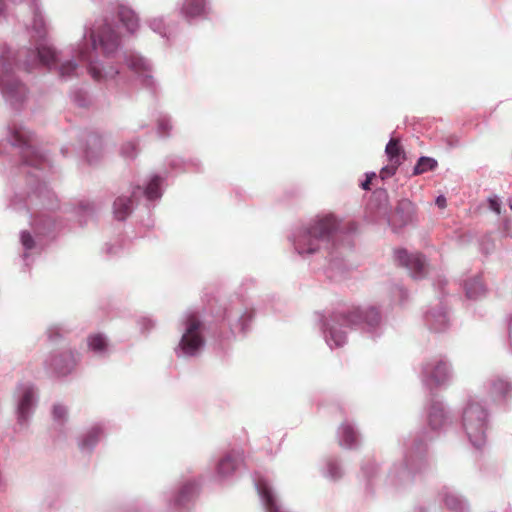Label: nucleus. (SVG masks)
<instances>
[{
	"label": "nucleus",
	"instance_id": "obj_1",
	"mask_svg": "<svg viewBox=\"0 0 512 512\" xmlns=\"http://www.w3.org/2000/svg\"><path fill=\"white\" fill-rule=\"evenodd\" d=\"M118 23L130 34H134L139 26L138 17L132 9L113 2L105 15L85 23L82 37L75 45L58 51L46 42L47 26L43 11L33 2L32 30L37 39L33 47L14 50V53L24 57L26 68L41 65L56 71L62 81L78 77L81 62L94 81L109 85L118 97L127 93L129 83V77L121 69L120 62L123 61L142 86L155 91L157 84L153 64L135 50H121Z\"/></svg>",
	"mask_w": 512,
	"mask_h": 512
},
{
	"label": "nucleus",
	"instance_id": "obj_2",
	"mask_svg": "<svg viewBox=\"0 0 512 512\" xmlns=\"http://www.w3.org/2000/svg\"><path fill=\"white\" fill-rule=\"evenodd\" d=\"M6 153L19 159L9 173V177L13 178V195L8 207L29 216L31 225L39 234L56 229L58 224L53 212L59 203L45 181L46 175L52 170L49 155L37 147L35 134L16 121L8 124L5 138L0 141V154Z\"/></svg>",
	"mask_w": 512,
	"mask_h": 512
},
{
	"label": "nucleus",
	"instance_id": "obj_3",
	"mask_svg": "<svg viewBox=\"0 0 512 512\" xmlns=\"http://www.w3.org/2000/svg\"><path fill=\"white\" fill-rule=\"evenodd\" d=\"M424 412L426 430L404 440L402 458L391 465L385 478L388 486L401 489L411 485L415 475L428 467L426 442L445 434L455 424L453 410L442 399L431 398Z\"/></svg>",
	"mask_w": 512,
	"mask_h": 512
},
{
	"label": "nucleus",
	"instance_id": "obj_4",
	"mask_svg": "<svg viewBox=\"0 0 512 512\" xmlns=\"http://www.w3.org/2000/svg\"><path fill=\"white\" fill-rule=\"evenodd\" d=\"M340 226L341 220L334 214H319L296 224L288 235V241L302 260L323 258L329 263L330 269H340L343 266L342 254L335 250Z\"/></svg>",
	"mask_w": 512,
	"mask_h": 512
},
{
	"label": "nucleus",
	"instance_id": "obj_5",
	"mask_svg": "<svg viewBox=\"0 0 512 512\" xmlns=\"http://www.w3.org/2000/svg\"><path fill=\"white\" fill-rule=\"evenodd\" d=\"M319 323L326 344L331 348L342 347L347 341V328L360 329L371 339L383 335L385 324L375 306L353 307L332 312L328 317L319 314Z\"/></svg>",
	"mask_w": 512,
	"mask_h": 512
},
{
	"label": "nucleus",
	"instance_id": "obj_6",
	"mask_svg": "<svg viewBox=\"0 0 512 512\" xmlns=\"http://www.w3.org/2000/svg\"><path fill=\"white\" fill-rule=\"evenodd\" d=\"M24 57L14 53V49L4 44L0 46V93L11 110L20 112L24 109L29 91L27 86L15 75V69H24L27 72L41 65L26 68Z\"/></svg>",
	"mask_w": 512,
	"mask_h": 512
},
{
	"label": "nucleus",
	"instance_id": "obj_7",
	"mask_svg": "<svg viewBox=\"0 0 512 512\" xmlns=\"http://www.w3.org/2000/svg\"><path fill=\"white\" fill-rule=\"evenodd\" d=\"M255 309L249 301L236 297L226 302L217 315L213 336L219 340L245 337L252 329Z\"/></svg>",
	"mask_w": 512,
	"mask_h": 512
},
{
	"label": "nucleus",
	"instance_id": "obj_8",
	"mask_svg": "<svg viewBox=\"0 0 512 512\" xmlns=\"http://www.w3.org/2000/svg\"><path fill=\"white\" fill-rule=\"evenodd\" d=\"M491 412L483 399L469 396L460 411V425L469 443L482 449L491 428Z\"/></svg>",
	"mask_w": 512,
	"mask_h": 512
},
{
	"label": "nucleus",
	"instance_id": "obj_9",
	"mask_svg": "<svg viewBox=\"0 0 512 512\" xmlns=\"http://www.w3.org/2000/svg\"><path fill=\"white\" fill-rule=\"evenodd\" d=\"M182 336L175 347L178 358H193L201 354L205 347V325L198 311H187L180 319Z\"/></svg>",
	"mask_w": 512,
	"mask_h": 512
},
{
	"label": "nucleus",
	"instance_id": "obj_10",
	"mask_svg": "<svg viewBox=\"0 0 512 512\" xmlns=\"http://www.w3.org/2000/svg\"><path fill=\"white\" fill-rule=\"evenodd\" d=\"M164 177L159 174L151 175L143 185H132L130 195H120L113 203V214L118 221H124L133 211L134 201L145 197L148 201L159 200L162 197Z\"/></svg>",
	"mask_w": 512,
	"mask_h": 512
},
{
	"label": "nucleus",
	"instance_id": "obj_11",
	"mask_svg": "<svg viewBox=\"0 0 512 512\" xmlns=\"http://www.w3.org/2000/svg\"><path fill=\"white\" fill-rule=\"evenodd\" d=\"M12 400L16 420V432L28 430L36 408L39 403V394L36 386L31 382L17 383Z\"/></svg>",
	"mask_w": 512,
	"mask_h": 512
},
{
	"label": "nucleus",
	"instance_id": "obj_12",
	"mask_svg": "<svg viewBox=\"0 0 512 512\" xmlns=\"http://www.w3.org/2000/svg\"><path fill=\"white\" fill-rule=\"evenodd\" d=\"M419 377L423 386L431 392L445 389L453 382L452 363L446 356H433L422 363Z\"/></svg>",
	"mask_w": 512,
	"mask_h": 512
},
{
	"label": "nucleus",
	"instance_id": "obj_13",
	"mask_svg": "<svg viewBox=\"0 0 512 512\" xmlns=\"http://www.w3.org/2000/svg\"><path fill=\"white\" fill-rule=\"evenodd\" d=\"M480 389L496 408L506 409L512 402V379L507 375H489L481 383Z\"/></svg>",
	"mask_w": 512,
	"mask_h": 512
},
{
	"label": "nucleus",
	"instance_id": "obj_14",
	"mask_svg": "<svg viewBox=\"0 0 512 512\" xmlns=\"http://www.w3.org/2000/svg\"><path fill=\"white\" fill-rule=\"evenodd\" d=\"M197 491L194 479H187L162 493V500L168 512H183L193 501Z\"/></svg>",
	"mask_w": 512,
	"mask_h": 512
},
{
	"label": "nucleus",
	"instance_id": "obj_15",
	"mask_svg": "<svg viewBox=\"0 0 512 512\" xmlns=\"http://www.w3.org/2000/svg\"><path fill=\"white\" fill-rule=\"evenodd\" d=\"M108 429L109 422L105 420L93 421L85 425L76 437L79 451L84 455H91L107 436Z\"/></svg>",
	"mask_w": 512,
	"mask_h": 512
},
{
	"label": "nucleus",
	"instance_id": "obj_16",
	"mask_svg": "<svg viewBox=\"0 0 512 512\" xmlns=\"http://www.w3.org/2000/svg\"><path fill=\"white\" fill-rule=\"evenodd\" d=\"M76 351L69 345L50 352L45 360V366L57 376H67L76 368Z\"/></svg>",
	"mask_w": 512,
	"mask_h": 512
},
{
	"label": "nucleus",
	"instance_id": "obj_17",
	"mask_svg": "<svg viewBox=\"0 0 512 512\" xmlns=\"http://www.w3.org/2000/svg\"><path fill=\"white\" fill-rule=\"evenodd\" d=\"M423 322L431 332H446L451 326L450 311L443 302L439 301L425 310Z\"/></svg>",
	"mask_w": 512,
	"mask_h": 512
},
{
	"label": "nucleus",
	"instance_id": "obj_18",
	"mask_svg": "<svg viewBox=\"0 0 512 512\" xmlns=\"http://www.w3.org/2000/svg\"><path fill=\"white\" fill-rule=\"evenodd\" d=\"M396 263L407 269L415 280L423 279L428 271L425 257L421 253H412L406 249H397L394 252Z\"/></svg>",
	"mask_w": 512,
	"mask_h": 512
},
{
	"label": "nucleus",
	"instance_id": "obj_19",
	"mask_svg": "<svg viewBox=\"0 0 512 512\" xmlns=\"http://www.w3.org/2000/svg\"><path fill=\"white\" fill-rule=\"evenodd\" d=\"M242 454L238 450H230L219 456L214 463V477L218 481L231 478L242 463Z\"/></svg>",
	"mask_w": 512,
	"mask_h": 512
},
{
	"label": "nucleus",
	"instance_id": "obj_20",
	"mask_svg": "<svg viewBox=\"0 0 512 512\" xmlns=\"http://www.w3.org/2000/svg\"><path fill=\"white\" fill-rule=\"evenodd\" d=\"M178 10L182 18L192 23L208 19L212 8L210 0H181L178 3Z\"/></svg>",
	"mask_w": 512,
	"mask_h": 512
},
{
	"label": "nucleus",
	"instance_id": "obj_21",
	"mask_svg": "<svg viewBox=\"0 0 512 512\" xmlns=\"http://www.w3.org/2000/svg\"><path fill=\"white\" fill-rule=\"evenodd\" d=\"M415 219V204L409 199H401L397 203L395 214L391 218H388V225L393 232L397 233L402 227L412 224Z\"/></svg>",
	"mask_w": 512,
	"mask_h": 512
},
{
	"label": "nucleus",
	"instance_id": "obj_22",
	"mask_svg": "<svg viewBox=\"0 0 512 512\" xmlns=\"http://www.w3.org/2000/svg\"><path fill=\"white\" fill-rule=\"evenodd\" d=\"M438 497L449 512H470L468 500L451 487H442L438 492Z\"/></svg>",
	"mask_w": 512,
	"mask_h": 512
},
{
	"label": "nucleus",
	"instance_id": "obj_23",
	"mask_svg": "<svg viewBox=\"0 0 512 512\" xmlns=\"http://www.w3.org/2000/svg\"><path fill=\"white\" fill-rule=\"evenodd\" d=\"M339 445L345 449H357L361 443V435L354 423L345 420L337 430Z\"/></svg>",
	"mask_w": 512,
	"mask_h": 512
},
{
	"label": "nucleus",
	"instance_id": "obj_24",
	"mask_svg": "<svg viewBox=\"0 0 512 512\" xmlns=\"http://www.w3.org/2000/svg\"><path fill=\"white\" fill-rule=\"evenodd\" d=\"M98 207L95 202L88 199L77 200L71 204L70 211L73 213L80 227H85L96 215Z\"/></svg>",
	"mask_w": 512,
	"mask_h": 512
},
{
	"label": "nucleus",
	"instance_id": "obj_25",
	"mask_svg": "<svg viewBox=\"0 0 512 512\" xmlns=\"http://www.w3.org/2000/svg\"><path fill=\"white\" fill-rule=\"evenodd\" d=\"M87 352L97 359H105L110 355L108 337L101 332L89 334L86 338Z\"/></svg>",
	"mask_w": 512,
	"mask_h": 512
},
{
	"label": "nucleus",
	"instance_id": "obj_26",
	"mask_svg": "<svg viewBox=\"0 0 512 512\" xmlns=\"http://www.w3.org/2000/svg\"><path fill=\"white\" fill-rule=\"evenodd\" d=\"M320 474L330 482H338L345 475L342 461L336 456L325 457L319 467Z\"/></svg>",
	"mask_w": 512,
	"mask_h": 512
},
{
	"label": "nucleus",
	"instance_id": "obj_27",
	"mask_svg": "<svg viewBox=\"0 0 512 512\" xmlns=\"http://www.w3.org/2000/svg\"><path fill=\"white\" fill-rule=\"evenodd\" d=\"M84 155L89 164H95L103 154V139L96 132H89L84 136Z\"/></svg>",
	"mask_w": 512,
	"mask_h": 512
},
{
	"label": "nucleus",
	"instance_id": "obj_28",
	"mask_svg": "<svg viewBox=\"0 0 512 512\" xmlns=\"http://www.w3.org/2000/svg\"><path fill=\"white\" fill-rule=\"evenodd\" d=\"M380 468L373 459L364 461L361 465V478L366 484V488L371 490L378 481Z\"/></svg>",
	"mask_w": 512,
	"mask_h": 512
},
{
	"label": "nucleus",
	"instance_id": "obj_29",
	"mask_svg": "<svg viewBox=\"0 0 512 512\" xmlns=\"http://www.w3.org/2000/svg\"><path fill=\"white\" fill-rule=\"evenodd\" d=\"M71 102L79 108H88L93 102L87 86H75L69 92Z\"/></svg>",
	"mask_w": 512,
	"mask_h": 512
},
{
	"label": "nucleus",
	"instance_id": "obj_30",
	"mask_svg": "<svg viewBox=\"0 0 512 512\" xmlns=\"http://www.w3.org/2000/svg\"><path fill=\"white\" fill-rule=\"evenodd\" d=\"M20 242L24 249V253L22 255L23 261L25 266L28 267L30 265V261H32V255L39 251V247L30 232L26 230L21 231Z\"/></svg>",
	"mask_w": 512,
	"mask_h": 512
},
{
	"label": "nucleus",
	"instance_id": "obj_31",
	"mask_svg": "<svg viewBox=\"0 0 512 512\" xmlns=\"http://www.w3.org/2000/svg\"><path fill=\"white\" fill-rule=\"evenodd\" d=\"M466 297L472 300H478L482 298L486 289L480 276L473 277L467 280L464 284Z\"/></svg>",
	"mask_w": 512,
	"mask_h": 512
},
{
	"label": "nucleus",
	"instance_id": "obj_32",
	"mask_svg": "<svg viewBox=\"0 0 512 512\" xmlns=\"http://www.w3.org/2000/svg\"><path fill=\"white\" fill-rule=\"evenodd\" d=\"M385 153L391 163H395L397 165L402 164V160L404 159V150L398 139L391 138L389 140L385 147Z\"/></svg>",
	"mask_w": 512,
	"mask_h": 512
},
{
	"label": "nucleus",
	"instance_id": "obj_33",
	"mask_svg": "<svg viewBox=\"0 0 512 512\" xmlns=\"http://www.w3.org/2000/svg\"><path fill=\"white\" fill-rule=\"evenodd\" d=\"M123 241L120 238H115L104 243L101 248V254L106 259H111L120 256L123 252Z\"/></svg>",
	"mask_w": 512,
	"mask_h": 512
},
{
	"label": "nucleus",
	"instance_id": "obj_34",
	"mask_svg": "<svg viewBox=\"0 0 512 512\" xmlns=\"http://www.w3.org/2000/svg\"><path fill=\"white\" fill-rule=\"evenodd\" d=\"M438 167V162L435 158L428 156H421L418 158L412 170L413 176H418L429 171H434Z\"/></svg>",
	"mask_w": 512,
	"mask_h": 512
},
{
	"label": "nucleus",
	"instance_id": "obj_35",
	"mask_svg": "<svg viewBox=\"0 0 512 512\" xmlns=\"http://www.w3.org/2000/svg\"><path fill=\"white\" fill-rule=\"evenodd\" d=\"M68 329L61 324H52L46 330V335L51 343L57 344L65 340Z\"/></svg>",
	"mask_w": 512,
	"mask_h": 512
},
{
	"label": "nucleus",
	"instance_id": "obj_36",
	"mask_svg": "<svg viewBox=\"0 0 512 512\" xmlns=\"http://www.w3.org/2000/svg\"><path fill=\"white\" fill-rule=\"evenodd\" d=\"M172 129L173 123L171 117L167 114H159L157 118V135L163 139L169 138Z\"/></svg>",
	"mask_w": 512,
	"mask_h": 512
},
{
	"label": "nucleus",
	"instance_id": "obj_37",
	"mask_svg": "<svg viewBox=\"0 0 512 512\" xmlns=\"http://www.w3.org/2000/svg\"><path fill=\"white\" fill-rule=\"evenodd\" d=\"M51 413L53 423L59 427L64 426L68 421V408L62 403H55Z\"/></svg>",
	"mask_w": 512,
	"mask_h": 512
},
{
	"label": "nucleus",
	"instance_id": "obj_38",
	"mask_svg": "<svg viewBox=\"0 0 512 512\" xmlns=\"http://www.w3.org/2000/svg\"><path fill=\"white\" fill-rule=\"evenodd\" d=\"M121 156L125 159L132 160L138 154V143L135 141H128L121 146Z\"/></svg>",
	"mask_w": 512,
	"mask_h": 512
},
{
	"label": "nucleus",
	"instance_id": "obj_39",
	"mask_svg": "<svg viewBox=\"0 0 512 512\" xmlns=\"http://www.w3.org/2000/svg\"><path fill=\"white\" fill-rule=\"evenodd\" d=\"M137 325L142 334H149L156 327V321L150 316H140L137 319Z\"/></svg>",
	"mask_w": 512,
	"mask_h": 512
},
{
	"label": "nucleus",
	"instance_id": "obj_40",
	"mask_svg": "<svg viewBox=\"0 0 512 512\" xmlns=\"http://www.w3.org/2000/svg\"><path fill=\"white\" fill-rule=\"evenodd\" d=\"M166 164L172 171H186V161L179 156H170L166 159Z\"/></svg>",
	"mask_w": 512,
	"mask_h": 512
},
{
	"label": "nucleus",
	"instance_id": "obj_41",
	"mask_svg": "<svg viewBox=\"0 0 512 512\" xmlns=\"http://www.w3.org/2000/svg\"><path fill=\"white\" fill-rule=\"evenodd\" d=\"M149 27L155 32L161 35L162 37L166 36V25L164 23V19L153 18L149 21Z\"/></svg>",
	"mask_w": 512,
	"mask_h": 512
},
{
	"label": "nucleus",
	"instance_id": "obj_42",
	"mask_svg": "<svg viewBox=\"0 0 512 512\" xmlns=\"http://www.w3.org/2000/svg\"><path fill=\"white\" fill-rule=\"evenodd\" d=\"M494 243L489 235L484 236L480 242V250L482 253L488 255L494 250Z\"/></svg>",
	"mask_w": 512,
	"mask_h": 512
},
{
	"label": "nucleus",
	"instance_id": "obj_43",
	"mask_svg": "<svg viewBox=\"0 0 512 512\" xmlns=\"http://www.w3.org/2000/svg\"><path fill=\"white\" fill-rule=\"evenodd\" d=\"M399 166L400 165H397L395 163H391L390 165L384 166L379 173L380 178L384 180L393 176L396 173Z\"/></svg>",
	"mask_w": 512,
	"mask_h": 512
},
{
	"label": "nucleus",
	"instance_id": "obj_44",
	"mask_svg": "<svg viewBox=\"0 0 512 512\" xmlns=\"http://www.w3.org/2000/svg\"><path fill=\"white\" fill-rule=\"evenodd\" d=\"M392 293L398 297L399 304H403L408 298V292L402 285H395Z\"/></svg>",
	"mask_w": 512,
	"mask_h": 512
},
{
	"label": "nucleus",
	"instance_id": "obj_45",
	"mask_svg": "<svg viewBox=\"0 0 512 512\" xmlns=\"http://www.w3.org/2000/svg\"><path fill=\"white\" fill-rule=\"evenodd\" d=\"M489 208L497 215L501 213V201L497 196L488 199Z\"/></svg>",
	"mask_w": 512,
	"mask_h": 512
},
{
	"label": "nucleus",
	"instance_id": "obj_46",
	"mask_svg": "<svg viewBox=\"0 0 512 512\" xmlns=\"http://www.w3.org/2000/svg\"><path fill=\"white\" fill-rule=\"evenodd\" d=\"M193 169L194 171H200L202 169V163L199 159H190L186 161V170Z\"/></svg>",
	"mask_w": 512,
	"mask_h": 512
},
{
	"label": "nucleus",
	"instance_id": "obj_47",
	"mask_svg": "<svg viewBox=\"0 0 512 512\" xmlns=\"http://www.w3.org/2000/svg\"><path fill=\"white\" fill-rule=\"evenodd\" d=\"M375 177H376V173L375 172L366 173V179L361 183V188L364 189V190H369L370 189L371 181Z\"/></svg>",
	"mask_w": 512,
	"mask_h": 512
},
{
	"label": "nucleus",
	"instance_id": "obj_48",
	"mask_svg": "<svg viewBox=\"0 0 512 512\" xmlns=\"http://www.w3.org/2000/svg\"><path fill=\"white\" fill-rule=\"evenodd\" d=\"M435 203H436V205H437L439 208H441V209L445 208V207H446V205H447V201H446L445 196H443V195H439V196L436 198Z\"/></svg>",
	"mask_w": 512,
	"mask_h": 512
},
{
	"label": "nucleus",
	"instance_id": "obj_49",
	"mask_svg": "<svg viewBox=\"0 0 512 512\" xmlns=\"http://www.w3.org/2000/svg\"><path fill=\"white\" fill-rule=\"evenodd\" d=\"M5 4L3 0H0V16L4 13Z\"/></svg>",
	"mask_w": 512,
	"mask_h": 512
},
{
	"label": "nucleus",
	"instance_id": "obj_50",
	"mask_svg": "<svg viewBox=\"0 0 512 512\" xmlns=\"http://www.w3.org/2000/svg\"><path fill=\"white\" fill-rule=\"evenodd\" d=\"M413 512H426V510L424 507L420 506V507L415 508Z\"/></svg>",
	"mask_w": 512,
	"mask_h": 512
},
{
	"label": "nucleus",
	"instance_id": "obj_51",
	"mask_svg": "<svg viewBox=\"0 0 512 512\" xmlns=\"http://www.w3.org/2000/svg\"><path fill=\"white\" fill-rule=\"evenodd\" d=\"M510 208L512 209V202L509 203Z\"/></svg>",
	"mask_w": 512,
	"mask_h": 512
}]
</instances>
